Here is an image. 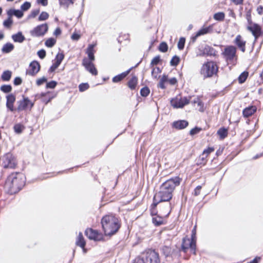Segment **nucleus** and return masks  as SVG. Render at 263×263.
I'll return each instance as SVG.
<instances>
[{
    "mask_svg": "<svg viewBox=\"0 0 263 263\" xmlns=\"http://www.w3.org/2000/svg\"><path fill=\"white\" fill-rule=\"evenodd\" d=\"M182 179L179 177H175L165 181L160 186V191L155 196L156 202H165V208L162 210V214L167 217L171 212L172 205L168 202L173 197V193L177 186L179 185Z\"/></svg>",
    "mask_w": 263,
    "mask_h": 263,
    "instance_id": "f257e3e1",
    "label": "nucleus"
},
{
    "mask_svg": "<svg viewBox=\"0 0 263 263\" xmlns=\"http://www.w3.org/2000/svg\"><path fill=\"white\" fill-rule=\"evenodd\" d=\"M101 224L106 236L115 234L121 227L119 219L113 215H106L103 216L101 219Z\"/></svg>",
    "mask_w": 263,
    "mask_h": 263,
    "instance_id": "f03ea898",
    "label": "nucleus"
},
{
    "mask_svg": "<svg viewBox=\"0 0 263 263\" xmlns=\"http://www.w3.org/2000/svg\"><path fill=\"white\" fill-rule=\"evenodd\" d=\"M25 183L24 176L21 173H12L7 178L6 186L9 187L11 194L20 191Z\"/></svg>",
    "mask_w": 263,
    "mask_h": 263,
    "instance_id": "7ed1b4c3",
    "label": "nucleus"
},
{
    "mask_svg": "<svg viewBox=\"0 0 263 263\" xmlns=\"http://www.w3.org/2000/svg\"><path fill=\"white\" fill-rule=\"evenodd\" d=\"M94 47L95 45L93 44H90L88 46L86 51L88 59L84 58L82 61V65L85 67L86 69L92 75L96 76L98 74V71L92 63L95 60Z\"/></svg>",
    "mask_w": 263,
    "mask_h": 263,
    "instance_id": "20e7f679",
    "label": "nucleus"
},
{
    "mask_svg": "<svg viewBox=\"0 0 263 263\" xmlns=\"http://www.w3.org/2000/svg\"><path fill=\"white\" fill-rule=\"evenodd\" d=\"M218 71V66L212 61L204 63L200 69V73L203 78H210L216 74Z\"/></svg>",
    "mask_w": 263,
    "mask_h": 263,
    "instance_id": "39448f33",
    "label": "nucleus"
},
{
    "mask_svg": "<svg viewBox=\"0 0 263 263\" xmlns=\"http://www.w3.org/2000/svg\"><path fill=\"white\" fill-rule=\"evenodd\" d=\"M236 51V47L232 45L228 46L224 48L222 54L227 62L235 64L236 63L238 58Z\"/></svg>",
    "mask_w": 263,
    "mask_h": 263,
    "instance_id": "423d86ee",
    "label": "nucleus"
},
{
    "mask_svg": "<svg viewBox=\"0 0 263 263\" xmlns=\"http://www.w3.org/2000/svg\"><path fill=\"white\" fill-rule=\"evenodd\" d=\"M141 257L145 263H159V253L154 250L149 249L143 253Z\"/></svg>",
    "mask_w": 263,
    "mask_h": 263,
    "instance_id": "0eeeda50",
    "label": "nucleus"
},
{
    "mask_svg": "<svg viewBox=\"0 0 263 263\" xmlns=\"http://www.w3.org/2000/svg\"><path fill=\"white\" fill-rule=\"evenodd\" d=\"M196 241L189 238L187 236L184 237L182 239L181 245V250L184 252H187L189 249H190L191 252L194 254H196Z\"/></svg>",
    "mask_w": 263,
    "mask_h": 263,
    "instance_id": "6e6552de",
    "label": "nucleus"
},
{
    "mask_svg": "<svg viewBox=\"0 0 263 263\" xmlns=\"http://www.w3.org/2000/svg\"><path fill=\"white\" fill-rule=\"evenodd\" d=\"M2 165L4 168H13L16 165L14 156L11 153H7L1 159Z\"/></svg>",
    "mask_w": 263,
    "mask_h": 263,
    "instance_id": "1a4fd4ad",
    "label": "nucleus"
},
{
    "mask_svg": "<svg viewBox=\"0 0 263 263\" xmlns=\"http://www.w3.org/2000/svg\"><path fill=\"white\" fill-rule=\"evenodd\" d=\"M48 26L47 24L40 25L30 30V33L33 37L43 36L48 31Z\"/></svg>",
    "mask_w": 263,
    "mask_h": 263,
    "instance_id": "9d476101",
    "label": "nucleus"
},
{
    "mask_svg": "<svg viewBox=\"0 0 263 263\" xmlns=\"http://www.w3.org/2000/svg\"><path fill=\"white\" fill-rule=\"evenodd\" d=\"M189 102L190 99L186 97L180 98L177 97L172 99L171 101V105L176 108H182Z\"/></svg>",
    "mask_w": 263,
    "mask_h": 263,
    "instance_id": "9b49d317",
    "label": "nucleus"
},
{
    "mask_svg": "<svg viewBox=\"0 0 263 263\" xmlns=\"http://www.w3.org/2000/svg\"><path fill=\"white\" fill-rule=\"evenodd\" d=\"M85 233L89 239L100 241L103 239V235L101 233L92 229H87L85 230Z\"/></svg>",
    "mask_w": 263,
    "mask_h": 263,
    "instance_id": "f8f14e48",
    "label": "nucleus"
},
{
    "mask_svg": "<svg viewBox=\"0 0 263 263\" xmlns=\"http://www.w3.org/2000/svg\"><path fill=\"white\" fill-rule=\"evenodd\" d=\"M17 110L22 111L27 109L30 110L34 106V103L30 101L28 98H24L22 100H20L18 102Z\"/></svg>",
    "mask_w": 263,
    "mask_h": 263,
    "instance_id": "ddd939ff",
    "label": "nucleus"
},
{
    "mask_svg": "<svg viewBox=\"0 0 263 263\" xmlns=\"http://www.w3.org/2000/svg\"><path fill=\"white\" fill-rule=\"evenodd\" d=\"M40 63L36 61H34L30 63L29 69L26 71V74L34 76L40 70Z\"/></svg>",
    "mask_w": 263,
    "mask_h": 263,
    "instance_id": "4468645a",
    "label": "nucleus"
},
{
    "mask_svg": "<svg viewBox=\"0 0 263 263\" xmlns=\"http://www.w3.org/2000/svg\"><path fill=\"white\" fill-rule=\"evenodd\" d=\"M247 29L252 33L256 40L262 34L261 27L256 23L248 26Z\"/></svg>",
    "mask_w": 263,
    "mask_h": 263,
    "instance_id": "2eb2a0df",
    "label": "nucleus"
},
{
    "mask_svg": "<svg viewBox=\"0 0 263 263\" xmlns=\"http://www.w3.org/2000/svg\"><path fill=\"white\" fill-rule=\"evenodd\" d=\"M234 43L242 52H245L246 42L242 39L240 35H237L236 36L234 41Z\"/></svg>",
    "mask_w": 263,
    "mask_h": 263,
    "instance_id": "dca6fc26",
    "label": "nucleus"
},
{
    "mask_svg": "<svg viewBox=\"0 0 263 263\" xmlns=\"http://www.w3.org/2000/svg\"><path fill=\"white\" fill-rule=\"evenodd\" d=\"M161 251L165 258H167V260L168 261L172 260L174 254V251L172 250L171 248L168 246H163L161 248Z\"/></svg>",
    "mask_w": 263,
    "mask_h": 263,
    "instance_id": "f3484780",
    "label": "nucleus"
},
{
    "mask_svg": "<svg viewBox=\"0 0 263 263\" xmlns=\"http://www.w3.org/2000/svg\"><path fill=\"white\" fill-rule=\"evenodd\" d=\"M6 106L11 111H14L13 104L15 101V96L13 94H9L6 97Z\"/></svg>",
    "mask_w": 263,
    "mask_h": 263,
    "instance_id": "a211bd4d",
    "label": "nucleus"
},
{
    "mask_svg": "<svg viewBox=\"0 0 263 263\" xmlns=\"http://www.w3.org/2000/svg\"><path fill=\"white\" fill-rule=\"evenodd\" d=\"M189 123L186 120H179L173 123V127L177 129H182L187 126Z\"/></svg>",
    "mask_w": 263,
    "mask_h": 263,
    "instance_id": "6ab92c4d",
    "label": "nucleus"
},
{
    "mask_svg": "<svg viewBox=\"0 0 263 263\" xmlns=\"http://www.w3.org/2000/svg\"><path fill=\"white\" fill-rule=\"evenodd\" d=\"M257 110L255 106H250L245 108L242 111L243 115L245 117L248 118L254 114Z\"/></svg>",
    "mask_w": 263,
    "mask_h": 263,
    "instance_id": "aec40b11",
    "label": "nucleus"
},
{
    "mask_svg": "<svg viewBox=\"0 0 263 263\" xmlns=\"http://www.w3.org/2000/svg\"><path fill=\"white\" fill-rule=\"evenodd\" d=\"M131 68L123 72L117 76H116L112 78V82L114 83H118L123 80L130 72Z\"/></svg>",
    "mask_w": 263,
    "mask_h": 263,
    "instance_id": "412c9836",
    "label": "nucleus"
},
{
    "mask_svg": "<svg viewBox=\"0 0 263 263\" xmlns=\"http://www.w3.org/2000/svg\"><path fill=\"white\" fill-rule=\"evenodd\" d=\"M7 15L8 16H10L12 18L13 15H15L17 18H21L23 16V12L22 10H15L14 9H10L7 11Z\"/></svg>",
    "mask_w": 263,
    "mask_h": 263,
    "instance_id": "4be33fe9",
    "label": "nucleus"
},
{
    "mask_svg": "<svg viewBox=\"0 0 263 263\" xmlns=\"http://www.w3.org/2000/svg\"><path fill=\"white\" fill-rule=\"evenodd\" d=\"M203 54L209 56H214L216 55V50L211 46L205 45L203 50Z\"/></svg>",
    "mask_w": 263,
    "mask_h": 263,
    "instance_id": "5701e85b",
    "label": "nucleus"
},
{
    "mask_svg": "<svg viewBox=\"0 0 263 263\" xmlns=\"http://www.w3.org/2000/svg\"><path fill=\"white\" fill-rule=\"evenodd\" d=\"M12 39L15 42L22 43L25 40V36L21 32H18L16 34L12 35Z\"/></svg>",
    "mask_w": 263,
    "mask_h": 263,
    "instance_id": "b1692460",
    "label": "nucleus"
},
{
    "mask_svg": "<svg viewBox=\"0 0 263 263\" xmlns=\"http://www.w3.org/2000/svg\"><path fill=\"white\" fill-rule=\"evenodd\" d=\"M137 83H138L137 77L135 76H133L132 77V78L128 82L127 85L130 89L134 90L136 88V86L137 85Z\"/></svg>",
    "mask_w": 263,
    "mask_h": 263,
    "instance_id": "393cba45",
    "label": "nucleus"
},
{
    "mask_svg": "<svg viewBox=\"0 0 263 263\" xmlns=\"http://www.w3.org/2000/svg\"><path fill=\"white\" fill-rule=\"evenodd\" d=\"M76 245L82 248H84L85 246L86 243L81 232H80L79 234L76 241Z\"/></svg>",
    "mask_w": 263,
    "mask_h": 263,
    "instance_id": "a878e982",
    "label": "nucleus"
},
{
    "mask_svg": "<svg viewBox=\"0 0 263 263\" xmlns=\"http://www.w3.org/2000/svg\"><path fill=\"white\" fill-rule=\"evenodd\" d=\"M14 45L10 43H7L6 44H5L2 49V51L4 53H9L11 51H12L14 49Z\"/></svg>",
    "mask_w": 263,
    "mask_h": 263,
    "instance_id": "bb28decb",
    "label": "nucleus"
},
{
    "mask_svg": "<svg viewBox=\"0 0 263 263\" xmlns=\"http://www.w3.org/2000/svg\"><path fill=\"white\" fill-rule=\"evenodd\" d=\"M152 222L153 224L157 227L160 226L164 223L163 218L159 216L153 217L152 218Z\"/></svg>",
    "mask_w": 263,
    "mask_h": 263,
    "instance_id": "cd10ccee",
    "label": "nucleus"
},
{
    "mask_svg": "<svg viewBox=\"0 0 263 263\" xmlns=\"http://www.w3.org/2000/svg\"><path fill=\"white\" fill-rule=\"evenodd\" d=\"M161 202H156L155 200V198H153V203L151 205V214L152 216H155L157 214V211L156 209V207L157 205L161 203Z\"/></svg>",
    "mask_w": 263,
    "mask_h": 263,
    "instance_id": "c85d7f7f",
    "label": "nucleus"
},
{
    "mask_svg": "<svg viewBox=\"0 0 263 263\" xmlns=\"http://www.w3.org/2000/svg\"><path fill=\"white\" fill-rule=\"evenodd\" d=\"M217 134L221 139H223L228 136V129L222 127L217 131Z\"/></svg>",
    "mask_w": 263,
    "mask_h": 263,
    "instance_id": "c756f323",
    "label": "nucleus"
},
{
    "mask_svg": "<svg viewBox=\"0 0 263 263\" xmlns=\"http://www.w3.org/2000/svg\"><path fill=\"white\" fill-rule=\"evenodd\" d=\"M12 72L10 70H6L2 74L1 78L3 81H9L11 77Z\"/></svg>",
    "mask_w": 263,
    "mask_h": 263,
    "instance_id": "7c9ffc66",
    "label": "nucleus"
},
{
    "mask_svg": "<svg viewBox=\"0 0 263 263\" xmlns=\"http://www.w3.org/2000/svg\"><path fill=\"white\" fill-rule=\"evenodd\" d=\"M212 29V26H209V27H207L202 28L197 32V36H200L206 34L210 32Z\"/></svg>",
    "mask_w": 263,
    "mask_h": 263,
    "instance_id": "2f4dec72",
    "label": "nucleus"
},
{
    "mask_svg": "<svg viewBox=\"0 0 263 263\" xmlns=\"http://www.w3.org/2000/svg\"><path fill=\"white\" fill-rule=\"evenodd\" d=\"M207 157L202 154L200 155L197 160V164L198 165H205L207 162Z\"/></svg>",
    "mask_w": 263,
    "mask_h": 263,
    "instance_id": "473e14b6",
    "label": "nucleus"
},
{
    "mask_svg": "<svg viewBox=\"0 0 263 263\" xmlns=\"http://www.w3.org/2000/svg\"><path fill=\"white\" fill-rule=\"evenodd\" d=\"M193 104H197V105L200 106L199 111H203V103L200 100L199 97H197L194 99V100L192 101Z\"/></svg>",
    "mask_w": 263,
    "mask_h": 263,
    "instance_id": "72a5a7b5",
    "label": "nucleus"
},
{
    "mask_svg": "<svg viewBox=\"0 0 263 263\" xmlns=\"http://www.w3.org/2000/svg\"><path fill=\"white\" fill-rule=\"evenodd\" d=\"M248 72L247 71H243L242 72L238 77V81L239 83L242 84L244 83L248 77Z\"/></svg>",
    "mask_w": 263,
    "mask_h": 263,
    "instance_id": "f704fd0d",
    "label": "nucleus"
},
{
    "mask_svg": "<svg viewBox=\"0 0 263 263\" xmlns=\"http://www.w3.org/2000/svg\"><path fill=\"white\" fill-rule=\"evenodd\" d=\"M180 61V58L177 55H174L170 61V65L172 66H176Z\"/></svg>",
    "mask_w": 263,
    "mask_h": 263,
    "instance_id": "c9c22d12",
    "label": "nucleus"
},
{
    "mask_svg": "<svg viewBox=\"0 0 263 263\" xmlns=\"http://www.w3.org/2000/svg\"><path fill=\"white\" fill-rule=\"evenodd\" d=\"M60 4L67 8L70 5H72L76 0H59Z\"/></svg>",
    "mask_w": 263,
    "mask_h": 263,
    "instance_id": "e433bc0d",
    "label": "nucleus"
},
{
    "mask_svg": "<svg viewBox=\"0 0 263 263\" xmlns=\"http://www.w3.org/2000/svg\"><path fill=\"white\" fill-rule=\"evenodd\" d=\"M56 40L53 38H49L45 42V45L49 48L52 47L55 44Z\"/></svg>",
    "mask_w": 263,
    "mask_h": 263,
    "instance_id": "4c0bfd02",
    "label": "nucleus"
},
{
    "mask_svg": "<svg viewBox=\"0 0 263 263\" xmlns=\"http://www.w3.org/2000/svg\"><path fill=\"white\" fill-rule=\"evenodd\" d=\"M0 89L4 93H9L12 90V87L10 85H3L1 86Z\"/></svg>",
    "mask_w": 263,
    "mask_h": 263,
    "instance_id": "58836bf2",
    "label": "nucleus"
},
{
    "mask_svg": "<svg viewBox=\"0 0 263 263\" xmlns=\"http://www.w3.org/2000/svg\"><path fill=\"white\" fill-rule=\"evenodd\" d=\"M150 92V90L147 86L143 87L140 90V94L142 97H147Z\"/></svg>",
    "mask_w": 263,
    "mask_h": 263,
    "instance_id": "ea45409f",
    "label": "nucleus"
},
{
    "mask_svg": "<svg viewBox=\"0 0 263 263\" xmlns=\"http://www.w3.org/2000/svg\"><path fill=\"white\" fill-rule=\"evenodd\" d=\"M214 18L217 21H222L224 18V13L223 12H218L214 15Z\"/></svg>",
    "mask_w": 263,
    "mask_h": 263,
    "instance_id": "a19ab883",
    "label": "nucleus"
},
{
    "mask_svg": "<svg viewBox=\"0 0 263 263\" xmlns=\"http://www.w3.org/2000/svg\"><path fill=\"white\" fill-rule=\"evenodd\" d=\"M159 50L162 52H165L168 50L167 44L165 42H162L159 46Z\"/></svg>",
    "mask_w": 263,
    "mask_h": 263,
    "instance_id": "79ce46f5",
    "label": "nucleus"
},
{
    "mask_svg": "<svg viewBox=\"0 0 263 263\" xmlns=\"http://www.w3.org/2000/svg\"><path fill=\"white\" fill-rule=\"evenodd\" d=\"M12 24L13 21L10 16H8V19L3 22V25L6 28H10Z\"/></svg>",
    "mask_w": 263,
    "mask_h": 263,
    "instance_id": "37998d69",
    "label": "nucleus"
},
{
    "mask_svg": "<svg viewBox=\"0 0 263 263\" xmlns=\"http://www.w3.org/2000/svg\"><path fill=\"white\" fill-rule=\"evenodd\" d=\"M185 39L184 37H180L178 43V48L179 50H182L184 48Z\"/></svg>",
    "mask_w": 263,
    "mask_h": 263,
    "instance_id": "c03bdc74",
    "label": "nucleus"
},
{
    "mask_svg": "<svg viewBox=\"0 0 263 263\" xmlns=\"http://www.w3.org/2000/svg\"><path fill=\"white\" fill-rule=\"evenodd\" d=\"M13 128H14V130L16 133L20 134L22 132L24 127L22 125H21L20 124H17L14 126Z\"/></svg>",
    "mask_w": 263,
    "mask_h": 263,
    "instance_id": "a18cd8bd",
    "label": "nucleus"
},
{
    "mask_svg": "<svg viewBox=\"0 0 263 263\" xmlns=\"http://www.w3.org/2000/svg\"><path fill=\"white\" fill-rule=\"evenodd\" d=\"M49 17V14L46 12H42L39 17V21H45Z\"/></svg>",
    "mask_w": 263,
    "mask_h": 263,
    "instance_id": "49530a36",
    "label": "nucleus"
},
{
    "mask_svg": "<svg viewBox=\"0 0 263 263\" xmlns=\"http://www.w3.org/2000/svg\"><path fill=\"white\" fill-rule=\"evenodd\" d=\"M161 72V70L160 68L156 67L153 68L152 71V77L156 79L157 78V74Z\"/></svg>",
    "mask_w": 263,
    "mask_h": 263,
    "instance_id": "de8ad7c7",
    "label": "nucleus"
},
{
    "mask_svg": "<svg viewBox=\"0 0 263 263\" xmlns=\"http://www.w3.org/2000/svg\"><path fill=\"white\" fill-rule=\"evenodd\" d=\"M64 55L62 53H59L55 58V62L59 64H61L62 61L64 59Z\"/></svg>",
    "mask_w": 263,
    "mask_h": 263,
    "instance_id": "09e8293b",
    "label": "nucleus"
},
{
    "mask_svg": "<svg viewBox=\"0 0 263 263\" xmlns=\"http://www.w3.org/2000/svg\"><path fill=\"white\" fill-rule=\"evenodd\" d=\"M31 7V3L30 2H26L21 6V9L22 11H27Z\"/></svg>",
    "mask_w": 263,
    "mask_h": 263,
    "instance_id": "8fccbe9b",
    "label": "nucleus"
},
{
    "mask_svg": "<svg viewBox=\"0 0 263 263\" xmlns=\"http://www.w3.org/2000/svg\"><path fill=\"white\" fill-rule=\"evenodd\" d=\"M160 61V57L159 55L153 58L151 61V65L153 66L154 65H157Z\"/></svg>",
    "mask_w": 263,
    "mask_h": 263,
    "instance_id": "3c124183",
    "label": "nucleus"
},
{
    "mask_svg": "<svg viewBox=\"0 0 263 263\" xmlns=\"http://www.w3.org/2000/svg\"><path fill=\"white\" fill-rule=\"evenodd\" d=\"M89 88V85L87 83H82L79 85V89L80 91H84Z\"/></svg>",
    "mask_w": 263,
    "mask_h": 263,
    "instance_id": "603ef678",
    "label": "nucleus"
},
{
    "mask_svg": "<svg viewBox=\"0 0 263 263\" xmlns=\"http://www.w3.org/2000/svg\"><path fill=\"white\" fill-rule=\"evenodd\" d=\"M57 83L54 81H51L46 84L47 88H54L57 86Z\"/></svg>",
    "mask_w": 263,
    "mask_h": 263,
    "instance_id": "864d4df0",
    "label": "nucleus"
},
{
    "mask_svg": "<svg viewBox=\"0 0 263 263\" xmlns=\"http://www.w3.org/2000/svg\"><path fill=\"white\" fill-rule=\"evenodd\" d=\"M201 130V128H199L198 127H195V128L192 129L190 130V134L191 135H196V134L199 133Z\"/></svg>",
    "mask_w": 263,
    "mask_h": 263,
    "instance_id": "5fc2aeb1",
    "label": "nucleus"
},
{
    "mask_svg": "<svg viewBox=\"0 0 263 263\" xmlns=\"http://www.w3.org/2000/svg\"><path fill=\"white\" fill-rule=\"evenodd\" d=\"M214 148L213 147H208L207 149L203 151L202 154L206 156V157H208V155L212 152H214Z\"/></svg>",
    "mask_w": 263,
    "mask_h": 263,
    "instance_id": "6e6d98bb",
    "label": "nucleus"
},
{
    "mask_svg": "<svg viewBox=\"0 0 263 263\" xmlns=\"http://www.w3.org/2000/svg\"><path fill=\"white\" fill-rule=\"evenodd\" d=\"M40 12L39 9L33 10L31 13L28 15V18H34Z\"/></svg>",
    "mask_w": 263,
    "mask_h": 263,
    "instance_id": "4d7b16f0",
    "label": "nucleus"
},
{
    "mask_svg": "<svg viewBox=\"0 0 263 263\" xmlns=\"http://www.w3.org/2000/svg\"><path fill=\"white\" fill-rule=\"evenodd\" d=\"M47 81V79L43 77L42 78L36 80V85L38 86H40L43 84L44 83Z\"/></svg>",
    "mask_w": 263,
    "mask_h": 263,
    "instance_id": "13d9d810",
    "label": "nucleus"
},
{
    "mask_svg": "<svg viewBox=\"0 0 263 263\" xmlns=\"http://www.w3.org/2000/svg\"><path fill=\"white\" fill-rule=\"evenodd\" d=\"M46 51L44 49H41L37 52L38 56L42 59H44L46 56Z\"/></svg>",
    "mask_w": 263,
    "mask_h": 263,
    "instance_id": "bf43d9fd",
    "label": "nucleus"
},
{
    "mask_svg": "<svg viewBox=\"0 0 263 263\" xmlns=\"http://www.w3.org/2000/svg\"><path fill=\"white\" fill-rule=\"evenodd\" d=\"M196 226H195L193 229L192 231V235L191 239L194 240V241H196Z\"/></svg>",
    "mask_w": 263,
    "mask_h": 263,
    "instance_id": "052dcab7",
    "label": "nucleus"
},
{
    "mask_svg": "<svg viewBox=\"0 0 263 263\" xmlns=\"http://www.w3.org/2000/svg\"><path fill=\"white\" fill-rule=\"evenodd\" d=\"M59 66H60V64L55 62L50 67L49 71V72H53Z\"/></svg>",
    "mask_w": 263,
    "mask_h": 263,
    "instance_id": "680f3d73",
    "label": "nucleus"
},
{
    "mask_svg": "<svg viewBox=\"0 0 263 263\" xmlns=\"http://www.w3.org/2000/svg\"><path fill=\"white\" fill-rule=\"evenodd\" d=\"M22 80L20 77H16L14 80L13 83L15 85H19L21 84Z\"/></svg>",
    "mask_w": 263,
    "mask_h": 263,
    "instance_id": "e2e57ef3",
    "label": "nucleus"
},
{
    "mask_svg": "<svg viewBox=\"0 0 263 263\" xmlns=\"http://www.w3.org/2000/svg\"><path fill=\"white\" fill-rule=\"evenodd\" d=\"M201 189V186H200V185L197 186L194 190V195L196 196L199 195L200 193Z\"/></svg>",
    "mask_w": 263,
    "mask_h": 263,
    "instance_id": "0e129e2a",
    "label": "nucleus"
},
{
    "mask_svg": "<svg viewBox=\"0 0 263 263\" xmlns=\"http://www.w3.org/2000/svg\"><path fill=\"white\" fill-rule=\"evenodd\" d=\"M134 263H145L144 260V259L142 258L141 256L137 257Z\"/></svg>",
    "mask_w": 263,
    "mask_h": 263,
    "instance_id": "69168bd1",
    "label": "nucleus"
},
{
    "mask_svg": "<svg viewBox=\"0 0 263 263\" xmlns=\"http://www.w3.org/2000/svg\"><path fill=\"white\" fill-rule=\"evenodd\" d=\"M257 13L259 15L262 14H263V7L262 6H259L257 8Z\"/></svg>",
    "mask_w": 263,
    "mask_h": 263,
    "instance_id": "338daca9",
    "label": "nucleus"
},
{
    "mask_svg": "<svg viewBox=\"0 0 263 263\" xmlns=\"http://www.w3.org/2000/svg\"><path fill=\"white\" fill-rule=\"evenodd\" d=\"M80 37V35L77 33H73L71 35V39L73 40H78Z\"/></svg>",
    "mask_w": 263,
    "mask_h": 263,
    "instance_id": "774afa93",
    "label": "nucleus"
}]
</instances>
